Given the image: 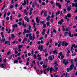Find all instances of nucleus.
Wrapping results in <instances>:
<instances>
[{"instance_id": "obj_43", "label": "nucleus", "mask_w": 77, "mask_h": 77, "mask_svg": "<svg viewBox=\"0 0 77 77\" xmlns=\"http://www.w3.org/2000/svg\"><path fill=\"white\" fill-rule=\"evenodd\" d=\"M44 63V62L42 61H41V62H40V65H42V64H43V63Z\"/></svg>"}, {"instance_id": "obj_58", "label": "nucleus", "mask_w": 77, "mask_h": 77, "mask_svg": "<svg viewBox=\"0 0 77 77\" xmlns=\"http://www.w3.org/2000/svg\"><path fill=\"white\" fill-rule=\"evenodd\" d=\"M31 26L30 25H29V30H30V29H31Z\"/></svg>"}, {"instance_id": "obj_2", "label": "nucleus", "mask_w": 77, "mask_h": 77, "mask_svg": "<svg viewBox=\"0 0 77 77\" xmlns=\"http://www.w3.org/2000/svg\"><path fill=\"white\" fill-rule=\"evenodd\" d=\"M29 39L30 40H32V41H33L34 39H35V35L34 34L33 35V37L32 36V34L30 33L29 34Z\"/></svg>"}, {"instance_id": "obj_36", "label": "nucleus", "mask_w": 77, "mask_h": 77, "mask_svg": "<svg viewBox=\"0 0 77 77\" xmlns=\"http://www.w3.org/2000/svg\"><path fill=\"white\" fill-rule=\"evenodd\" d=\"M67 34H68V32H65L64 34V36H66V35H67Z\"/></svg>"}, {"instance_id": "obj_4", "label": "nucleus", "mask_w": 77, "mask_h": 77, "mask_svg": "<svg viewBox=\"0 0 77 77\" xmlns=\"http://www.w3.org/2000/svg\"><path fill=\"white\" fill-rule=\"evenodd\" d=\"M63 63L65 65H66L68 63V60H66H66L65 59L63 60Z\"/></svg>"}, {"instance_id": "obj_16", "label": "nucleus", "mask_w": 77, "mask_h": 77, "mask_svg": "<svg viewBox=\"0 0 77 77\" xmlns=\"http://www.w3.org/2000/svg\"><path fill=\"white\" fill-rule=\"evenodd\" d=\"M15 36L14 35V34H12L11 35V38H12V39H14V38H15Z\"/></svg>"}, {"instance_id": "obj_14", "label": "nucleus", "mask_w": 77, "mask_h": 77, "mask_svg": "<svg viewBox=\"0 0 77 77\" xmlns=\"http://www.w3.org/2000/svg\"><path fill=\"white\" fill-rule=\"evenodd\" d=\"M72 7H74V6H75V7H77V3H75V4L74 3H72Z\"/></svg>"}, {"instance_id": "obj_30", "label": "nucleus", "mask_w": 77, "mask_h": 77, "mask_svg": "<svg viewBox=\"0 0 77 77\" xmlns=\"http://www.w3.org/2000/svg\"><path fill=\"white\" fill-rule=\"evenodd\" d=\"M4 17L5 18V17H6V12L4 11Z\"/></svg>"}, {"instance_id": "obj_21", "label": "nucleus", "mask_w": 77, "mask_h": 77, "mask_svg": "<svg viewBox=\"0 0 77 77\" xmlns=\"http://www.w3.org/2000/svg\"><path fill=\"white\" fill-rule=\"evenodd\" d=\"M54 66H57L58 65H57V62H55L54 63Z\"/></svg>"}, {"instance_id": "obj_8", "label": "nucleus", "mask_w": 77, "mask_h": 77, "mask_svg": "<svg viewBox=\"0 0 77 77\" xmlns=\"http://www.w3.org/2000/svg\"><path fill=\"white\" fill-rule=\"evenodd\" d=\"M72 69H73V67H72L71 66L69 68V69L68 68H67V72H69L70 71H72Z\"/></svg>"}, {"instance_id": "obj_57", "label": "nucleus", "mask_w": 77, "mask_h": 77, "mask_svg": "<svg viewBox=\"0 0 77 77\" xmlns=\"http://www.w3.org/2000/svg\"><path fill=\"white\" fill-rule=\"evenodd\" d=\"M38 60L39 61H40V60H41V57H39L38 58Z\"/></svg>"}, {"instance_id": "obj_3", "label": "nucleus", "mask_w": 77, "mask_h": 77, "mask_svg": "<svg viewBox=\"0 0 77 77\" xmlns=\"http://www.w3.org/2000/svg\"><path fill=\"white\" fill-rule=\"evenodd\" d=\"M49 69H50V68L49 67L44 71V73L45 74H47V73H48V72Z\"/></svg>"}, {"instance_id": "obj_64", "label": "nucleus", "mask_w": 77, "mask_h": 77, "mask_svg": "<svg viewBox=\"0 0 77 77\" xmlns=\"http://www.w3.org/2000/svg\"><path fill=\"white\" fill-rule=\"evenodd\" d=\"M71 63H73V60H71Z\"/></svg>"}, {"instance_id": "obj_41", "label": "nucleus", "mask_w": 77, "mask_h": 77, "mask_svg": "<svg viewBox=\"0 0 77 77\" xmlns=\"http://www.w3.org/2000/svg\"><path fill=\"white\" fill-rule=\"evenodd\" d=\"M9 17H7L6 18V20L9 21Z\"/></svg>"}, {"instance_id": "obj_37", "label": "nucleus", "mask_w": 77, "mask_h": 77, "mask_svg": "<svg viewBox=\"0 0 77 77\" xmlns=\"http://www.w3.org/2000/svg\"><path fill=\"white\" fill-rule=\"evenodd\" d=\"M70 53V51L68 50L67 53V56H69V53Z\"/></svg>"}, {"instance_id": "obj_7", "label": "nucleus", "mask_w": 77, "mask_h": 77, "mask_svg": "<svg viewBox=\"0 0 77 77\" xmlns=\"http://www.w3.org/2000/svg\"><path fill=\"white\" fill-rule=\"evenodd\" d=\"M30 31L28 30L27 31L26 30V29H25L24 30V32H23V34L24 35H25V33H30Z\"/></svg>"}, {"instance_id": "obj_27", "label": "nucleus", "mask_w": 77, "mask_h": 77, "mask_svg": "<svg viewBox=\"0 0 77 77\" xmlns=\"http://www.w3.org/2000/svg\"><path fill=\"white\" fill-rule=\"evenodd\" d=\"M47 12L45 11L44 12V16L46 17V16H47Z\"/></svg>"}, {"instance_id": "obj_49", "label": "nucleus", "mask_w": 77, "mask_h": 77, "mask_svg": "<svg viewBox=\"0 0 77 77\" xmlns=\"http://www.w3.org/2000/svg\"><path fill=\"white\" fill-rule=\"evenodd\" d=\"M10 14H11V13L10 12H8L7 13V15L8 16H9V15H10Z\"/></svg>"}, {"instance_id": "obj_50", "label": "nucleus", "mask_w": 77, "mask_h": 77, "mask_svg": "<svg viewBox=\"0 0 77 77\" xmlns=\"http://www.w3.org/2000/svg\"><path fill=\"white\" fill-rule=\"evenodd\" d=\"M43 68H45L47 67V66L45 65H43Z\"/></svg>"}, {"instance_id": "obj_5", "label": "nucleus", "mask_w": 77, "mask_h": 77, "mask_svg": "<svg viewBox=\"0 0 77 77\" xmlns=\"http://www.w3.org/2000/svg\"><path fill=\"white\" fill-rule=\"evenodd\" d=\"M38 50H40V51H42L43 50V46L42 45L41 46L39 45L38 46Z\"/></svg>"}, {"instance_id": "obj_53", "label": "nucleus", "mask_w": 77, "mask_h": 77, "mask_svg": "<svg viewBox=\"0 0 77 77\" xmlns=\"http://www.w3.org/2000/svg\"><path fill=\"white\" fill-rule=\"evenodd\" d=\"M53 21H54V20L53 19L51 20V23H53Z\"/></svg>"}, {"instance_id": "obj_24", "label": "nucleus", "mask_w": 77, "mask_h": 77, "mask_svg": "<svg viewBox=\"0 0 77 77\" xmlns=\"http://www.w3.org/2000/svg\"><path fill=\"white\" fill-rule=\"evenodd\" d=\"M72 47L74 48H77V45H75V44H74L72 45Z\"/></svg>"}, {"instance_id": "obj_6", "label": "nucleus", "mask_w": 77, "mask_h": 77, "mask_svg": "<svg viewBox=\"0 0 77 77\" xmlns=\"http://www.w3.org/2000/svg\"><path fill=\"white\" fill-rule=\"evenodd\" d=\"M6 63H4V64H1L0 65V68H4L6 66Z\"/></svg>"}, {"instance_id": "obj_59", "label": "nucleus", "mask_w": 77, "mask_h": 77, "mask_svg": "<svg viewBox=\"0 0 77 77\" xmlns=\"http://www.w3.org/2000/svg\"><path fill=\"white\" fill-rule=\"evenodd\" d=\"M47 26H49V24H50V23L48 22L47 23Z\"/></svg>"}, {"instance_id": "obj_20", "label": "nucleus", "mask_w": 77, "mask_h": 77, "mask_svg": "<svg viewBox=\"0 0 77 77\" xmlns=\"http://www.w3.org/2000/svg\"><path fill=\"white\" fill-rule=\"evenodd\" d=\"M24 45H18V49H20V48H22V47H23Z\"/></svg>"}, {"instance_id": "obj_33", "label": "nucleus", "mask_w": 77, "mask_h": 77, "mask_svg": "<svg viewBox=\"0 0 77 77\" xmlns=\"http://www.w3.org/2000/svg\"><path fill=\"white\" fill-rule=\"evenodd\" d=\"M73 50V47H72H72L71 48V49L70 50L71 51H72V53H73V51H72V50Z\"/></svg>"}, {"instance_id": "obj_11", "label": "nucleus", "mask_w": 77, "mask_h": 77, "mask_svg": "<svg viewBox=\"0 0 77 77\" xmlns=\"http://www.w3.org/2000/svg\"><path fill=\"white\" fill-rule=\"evenodd\" d=\"M56 5H57V6H58L59 8V9H60V8H61V7H62V6L61 5H60V3H57L56 4Z\"/></svg>"}, {"instance_id": "obj_63", "label": "nucleus", "mask_w": 77, "mask_h": 77, "mask_svg": "<svg viewBox=\"0 0 77 77\" xmlns=\"http://www.w3.org/2000/svg\"><path fill=\"white\" fill-rule=\"evenodd\" d=\"M32 63H33L34 65H35V61L34 60L33 61V62H32Z\"/></svg>"}, {"instance_id": "obj_34", "label": "nucleus", "mask_w": 77, "mask_h": 77, "mask_svg": "<svg viewBox=\"0 0 77 77\" xmlns=\"http://www.w3.org/2000/svg\"><path fill=\"white\" fill-rule=\"evenodd\" d=\"M23 26L25 27H26V25L24 24V20H23Z\"/></svg>"}, {"instance_id": "obj_26", "label": "nucleus", "mask_w": 77, "mask_h": 77, "mask_svg": "<svg viewBox=\"0 0 77 77\" xmlns=\"http://www.w3.org/2000/svg\"><path fill=\"white\" fill-rule=\"evenodd\" d=\"M14 56H15V55H14V54H12L11 55V58H9V59H12V57H14Z\"/></svg>"}, {"instance_id": "obj_18", "label": "nucleus", "mask_w": 77, "mask_h": 77, "mask_svg": "<svg viewBox=\"0 0 77 77\" xmlns=\"http://www.w3.org/2000/svg\"><path fill=\"white\" fill-rule=\"evenodd\" d=\"M71 6H70V7H68L67 8V10L68 11H71Z\"/></svg>"}, {"instance_id": "obj_25", "label": "nucleus", "mask_w": 77, "mask_h": 77, "mask_svg": "<svg viewBox=\"0 0 77 77\" xmlns=\"http://www.w3.org/2000/svg\"><path fill=\"white\" fill-rule=\"evenodd\" d=\"M26 5V0H24V3L22 4V5L23 6H24Z\"/></svg>"}, {"instance_id": "obj_9", "label": "nucleus", "mask_w": 77, "mask_h": 77, "mask_svg": "<svg viewBox=\"0 0 77 77\" xmlns=\"http://www.w3.org/2000/svg\"><path fill=\"white\" fill-rule=\"evenodd\" d=\"M24 19L28 23H29V19L28 18V17L27 16H25Z\"/></svg>"}, {"instance_id": "obj_32", "label": "nucleus", "mask_w": 77, "mask_h": 77, "mask_svg": "<svg viewBox=\"0 0 77 77\" xmlns=\"http://www.w3.org/2000/svg\"><path fill=\"white\" fill-rule=\"evenodd\" d=\"M53 53L54 54H57V52L56 51H53Z\"/></svg>"}, {"instance_id": "obj_51", "label": "nucleus", "mask_w": 77, "mask_h": 77, "mask_svg": "<svg viewBox=\"0 0 77 77\" xmlns=\"http://www.w3.org/2000/svg\"><path fill=\"white\" fill-rule=\"evenodd\" d=\"M34 59H36V56L35 54H34Z\"/></svg>"}, {"instance_id": "obj_52", "label": "nucleus", "mask_w": 77, "mask_h": 77, "mask_svg": "<svg viewBox=\"0 0 77 77\" xmlns=\"http://www.w3.org/2000/svg\"><path fill=\"white\" fill-rule=\"evenodd\" d=\"M24 13H26V14H28V12L27 13V10L26 9H25L24 11Z\"/></svg>"}, {"instance_id": "obj_42", "label": "nucleus", "mask_w": 77, "mask_h": 77, "mask_svg": "<svg viewBox=\"0 0 77 77\" xmlns=\"http://www.w3.org/2000/svg\"><path fill=\"white\" fill-rule=\"evenodd\" d=\"M54 2H53L52 1H51V5H53V4H54Z\"/></svg>"}, {"instance_id": "obj_29", "label": "nucleus", "mask_w": 77, "mask_h": 77, "mask_svg": "<svg viewBox=\"0 0 77 77\" xmlns=\"http://www.w3.org/2000/svg\"><path fill=\"white\" fill-rule=\"evenodd\" d=\"M35 5L37 8H39V4H38L37 3H35Z\"/></svg>"}, {"instance_id": "obj_45", "label": "nucleus", "mask_w": 77, "mask_h": 77, "mask_svg": "<svg viewBox=\"0 0 77 77\" xmlns=\"http://www.w3.org/2000/svg\"><path fill=\"white\" fill-rule=\"evenodd\" d=\"M76 53H74L72 54V56H75Z\"/></svg>"}, {"instance_id": "obj_55", "label": "nucleus", "mask_w": 77, "mask_h": 77, "mask_svg": "<svg viewBox=\"0 0 77 77\" xmlns=\"http://www.w3.org/2000/svg\"><path fill=\"white\" fill-rule=\"evenodd\" d=\"M43 25H44L43 26V28H45V27H46V24L45 23L43 24Z\"/></svg>"}, {"instance_id": "obj_12", "label": "nucleus", "mask_w": 77, "mask_h": 77, "mask_svg": "<svg viewBox=\"0 0 77 77\" xmlns=\"http://www.w3.org/2000/svg\"><path fill=\"white\" fill-rule=\"evenodd\" d=\"M36 22L37 23H39V21H40V20H39V18L38 17H36L35 19Z\"/></svg>"}, {"instance_id": "obj_47", "label": "nucleus", "mask_w": 77, "mask_h": 77, "mask_svg": "<svg viewBox=\"0 0 77 77\" xmlns=\"http://www.w3.org/2000/svg\"><path fill=\"white\" fill-rule=\"evenodd\" d=\"M8 42H9L6 41L5 42V45L7 44H8Z\"/></svg>"}, {"instance_id": "obj_38", "label": "nucleus", "mask_w": 77, "mask_h": 77, "mask_svg": "<svg viewBox=\"0 0 77 77\" xmlns=\"http://www.w3.org/2000/svg\"><path fill=\"white\" fill-rule=\"evenodd\" d=\"M58 24H60V25H61L62 24V22L61 21H59L58 22Z\"/></svg>"}, {"instance_id": "obj_35", "label": "nucleus", "mask_w": 77, "mask_h": 77, "mask_svg": "<svg viewBox=\"0 0 77 77\" xmlns=\"http://www.w3.org/2000/svg\"><path fill=\"white\" fill-rule=\"evenodd\" d=\"M62 45V43L60 42V43L58 45V47H59Z\"/></svg>"}, {"instance_id": "obj_40", "label": "nucleus", "mask_w": 77, "mask_h": 77, "mask_svg": "<svg viewBox=\"0 0 77 77\" xmlns=\"http://www.w3.org/2000/svg\"><path fill=\"white\" fill-rule=\"evenodd\" d=\"M41 23L42 24H43V25L44 24H45V22L44 21H41Z\"/></svg>"}, {"instance_id": "obj_48", "label": "nucleus", "mask_w": 77, "mask_h": 77, "mask_svg": "<svg viewBox=\"0 0 77 77\" xmlns=\"http://www.w3.org/2000/svg\"><path fill=\"white\" fill-rule=\"evenodd\" d=\"M42 5L43 6H44V5H45V2H42Z\"/></svg>"}, {"instance_id": "obj_46", "label": "nucleus", "mask_w": 77, "mask_h": 77, "mask_svg": "<svg viewBox=\"0 0 77 77\" xmlns=\"http://www.w3.org/2000/svg\"><path fill=\"white\" fill-rule=\"evenodd\" d=\"M64 19H65V20H66V19H68V17H67V16H65L64 17Z\"/></svg>"}, {"instance_id": "obj_23", "label": "nucleus", "mask_w": 77, "mask_h": 77, "mask_svg": "<svg viewBox=\"0 0 77 77\" xmlns=\"http://www.w3.org/2000/svg\"><path fill=\"white\" fill-rule=\"evenodd\" d=\"M16 27H18V25H17V24L14 25L13 26V29H15Z\"/></svg>"}, {"instance_id": "obj_54", "label": "nucleus", "mask_w": 77, "mask_h": 77, "mask_svg": "<svg viewBox=\"0 0 77 77\" xmlns=\"http://www.w3.org/2000/svg\"><path fill=\"white\" fill-rule=\"evenodd\" d=\"M62 29H63V30L64 31L65 30V27H64V26H62Z\"/></svg>"}, {"instance_id": "obj_60", "label": "nucleus", "mask_w": 77, "mask_h": 77, "mask_svg": "<svg viewBox=\"0 0 77 77\" xmlns=\"http://www.w3.org/2000/svg\"><path fill=\"white\" fill-rule=\"evenodd\" d=\"M47 33H50V29H48Z\"/></svg>"}, {"instance_id": "obj_17", "label": "nucleus", "mask_w": 77, "mask_h": 77, "mask_svg": "<svg viewBox=\"0 0 77 77\" xmlns=\"http://www.w3.org/2000/svg\"><path fill=\"white\" fill-rule=\"evenodd\" d=\"M60 42H61V45H62V46H63H63L65 45V42L64 41H63V42L60 41Z\"/></svg>"}, {"instance_id": "obj_22", "label": "nucleus", "mask_w": 77, "mask_h": 77, "mask_svg": "<svg viewBox=\"0 0 77 77\" xmlns=\"http://www.w3.org/2000/svg\"><path fill=\"white\" fill-rule=\"evenodd\" d=\"M18 60H17L14 62V63H18Z\"/></svg>"}, {"instance_id": "obj_31", "label": "nucleus", "mask_w": 77, "mask_h": 77, "mask_svg": "<svg viewBox=\"0 0 77 77\" xmlns=\"http://www.w3.org/2000/svg\"><path fill=\"white\" fill-rule=\"evenodd\" d=\"M71 67H72V68H74V63H71V65L70 66Z\"/></svg>"}, {"instance_id": "obj_1", "label": "nucleus", "mask_w": 77, "mask_h": 77, "mask_svg": "<svg viewBox=\"0 0 77 77\" xmlns=\"http://www.w3.org/2000/svg\"><path fill=\"white\" fill-rule=\"evenodd\" d=\"M55 69H53V67H51L50 69V72L51 73L52 72H56V71H57V69H58V68L57 67H55Z\"/></svg>"}, {"instance_id": "obj_28", "label": "nucleus", "mask_w": 77, "mask_h": 77, "mask_svg": "<svg viewBox=\"0 0 77 77\" xmlns=\"http://www.w3.org/2000/svg\"><path fill=\"white\" fill-rule=\"evenodd\" d=\"M67 17H68V18H70L71 17V14H67Z\"/></svg>"}, {"instance_id": "obj_39", "label": "nucleus", "mask_w": 77, "mask_h": 77, "mask_svg": "<svg viewBox=\"0 0 77 77\" xmlns=\"http://www.w3.org/2000/svg\"><path fill=\"white\" fill-rule=\"evenodd\" d=\"M60 14V12L59 11H58V12L56 13V15H59Z\"/></svg>"}, {"instance_id": "obj_62", "label": "nucleus", "mask_w": 77, "mask_h": 77, "mask_svg": "<svg viewBox=\"0 0 77 77\" xmlns=\"http://www.w3.org/2000/svg\"><path fill=\"white\" fill-rule=\"evenodd\" d=\"M74 35L75 36H77V33L74 34Z\"/></svg>"}, {"instance_id": "obj_15", "label": "nucleus", "mask_w": 77, "mask_h": 77, "mask_svg": "<svg viewBox=\"0 0 77 77\" xmlns=\"http://www.w3.org/2000/svg\"><path fill=\"white\" fill-rule=\"evenodd\" d=\"M51 16H50L48 15L47 18H46V20H47V21H50V18Z\"/></svg>"}, {"instance_id": "obj_13", "label": "nucleus", "mask_w": 77, "mask_h": 77, "mask_svg": "<svg viewBox=\"0 0 77 77\" xmlns=\"http://www.w3.org/2000/svg\"><path fill=\"white\" fill-rule=\"evenodd\" d=\"M53 58H52V57L49 56L48 57V59L50 60H52L54 59V55H53Z\"/></svg>"}, {"instance_id": "obj_10", "label": "nucleus", "mask_w": 77, "mask_h": 77, "mask_svg": "<svg viewBox=\"0 0 77 77\" xmlns=\"http://www.w3.org/2000/svg\"><path fill=\"white\" fill-rule=\"evenodd\" d=\"M68 34H69V36L70 38H72V37H73L74 35L72 34H71V32H69Z\"/></svg>"}, {"instance_id": "obj_19", "label": "nucleus", "mask_w": 77, "mask_h": 77, "mask_svg": "<svg viewBox=\"0 0 77 77\" xmlns=\"http://www.w3.org/2000/svg\"><path fill=\"white\" fill-rule=\"evenodd\" d=\"M36 72H37V74H38V75H40V74H41V73H40V72H39V70H37L36 71Z\"/></svg>"}, {"instance_id": "obj_44", "label": "nucleus", "mask_w": 77, "mask_h": 77, "mask_svg": "<svg viewBox=\"0 0 77 77\" xmlns=\"http://www.w3.org/2000/svg\"><path fill=\"white\" fill-rule=\"evenodd\" d=\"M68 43L65 42V43L64 44V45L65 46H67L68 45Z\"/></svg>"}, {"instance_id": "obj_61", "label": "nucleus", "mask_w": 77, "mask_h": 77, "mask_svg": "<svg viewBox=\"0 0 77 77\" xmlns=\"http://www.w3.org/2000/svg\"><path fill=\"white\" fill-rule=\"evenodd\" d=\"M62 55V52H60L59 54V56H61Z\"/></svg>"}, {"instance_id": "obj_56", "label": "nucleus", "mask_w": 77, "mask_h": 77, "mask_svg": "<svg viewBox=\"0 0 77 77\" xmlns=\"http://www.w3.org/2000/svg\"><path fill=\"white\" fill-rule=\"evenodd\" d=\"M21 22H20L19 23H18V24L19 25V26H21Z\"/></svg>"}]
</instances>
